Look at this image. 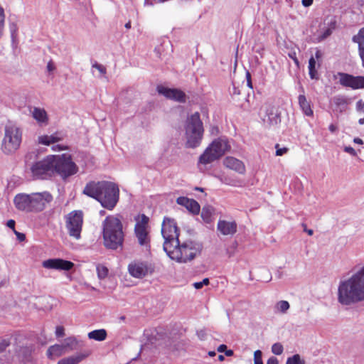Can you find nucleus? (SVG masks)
<instances>
[{
	"label": "nucleus",
	"instance_id": "1",
	"mask_svg": "<svg viewBox=\"0 0 364 364\" xmlns=\"http://www.w3.org/2000/svg\"><path fill=\"white\" fill-rule=\"evenodd\" d=\"M338 299L343 305L364 301V265L348 279L341 282Z\"/></svg>",
	"mask_w": 364,
	"mask_h": 364
},
{
	"label": "nucleus",
	"instance_id": "2",
	"mask_svg": "<svg viewBox=\"0 0 364 364\" xmlns=\"http://www.w3.org/2000/svg\"><path fill=\"white\" fill-rule=\"evenodd\" d=\"M83 193L96 199L108 210L113 209L119 200L117 186L109 181L90 182L85 187Z\"/></svg>",
	"mask_w": 364,
	"mask_h": 364
},
{
	"label": "nucleus",
	"instance_id": "3",
	"mask_svg": "<svg viewBox=\"0 0 364 364\" xmlns=\"http://www.w3.org/2000/svg\"><path fill=\"white\" fill-rule=\"evenodd\" d=\"M104 245L112 250H116L122 245L124 234L120 220L114 215L105 218L102 223Z\"/></svg>",
	"mask_w": 364,
	"mask_h": 364
},
{
	"label": "nucleus",
	"instance_id": "4",
	"mask_svg": "<svg viewBox=\"0 0 364 364\" xmlns=\"http://www.w3.org/2000/svg\"><path fill=\"white\" fill-rule=\"evenodd\" d=\"M23 140V130L17 124L9 122L4 127V135L1 149L4 154H14L21 146Z\"/></svg>",
	"mask_w": 364,
	"mask_h": 364
},
{
	"label": "nucleus",
	"instance_id": "5",
	"mask_svg": "<svg viewBox=\"0 0 364 364\" xmlns=\"http://www.w3.org/2000/svg\"><path fill=\"white\" fill-rule=\"evenodd\" d=\"M203 245L200 242L194 241H186L171 247L166 252L167 255L173 260L178 262H187L193 260L196 256L201 253Z\"/></svg>",
	"mask_w": 364,
	"mask_h": 364
},
{
	"label": "nucleus",
	"instance_id": "6",
	"mask_svg": "<svg viewBox=\"0 0 364 364\" xmlns=\"http://www.w3.org/2000/svg\"><path fill=\"white\" fill-rule=\"evenodd\" d=\"M185 129L186 147H198L201 143L204 132L199 112H196L187 118Z\"/></svg>",
	"mask_w": 364,
	"mask_h": 364
},
{
	"label": "nucleus",
	"instance_id": "7",
	"mask_svg": "<svg viewBox=\"0 0 364 364\" xmlns=\"http://www.w3.org/2000/svg\"><path fill=\"white\" fill-rule=\"evenodd\" d=\"M230 149V146L227 139L218 138L200 156L198 163L204 165L210 164L221 158Z\"/></svg>",
	"mask_w": 364,
	"mask_h": 364
},
{
	"label": "nucleus",
	"instance_id": "8",
	"mask_svg": "<svg viewBox=\"0 0 364 364\" xmlns=\"http://www.w3.org/2000/svg\"><path fill=\"white\" fill-rule=\"evenodd\" d=\"M53 161L54 174L57 173L63 178L75 174L78 171L69 154L54 155Z\"/></svg>",
	"mask_w": 364,
	"mask_h": 364
},
{
	"label": "nucleus",
	"instance_id": "9",
	"mask_svg": "<svg viewBox=\"0 0 364 364\" xmlns=\"http://www.w3.org/2000/svg\"><path fill=\"white\" fill-rule=\"evenodd\" d=\"M54 155H48L43 159L34 163L31 167L35 179H48L54 176Z\"/></svg>",
	"mask_w": 364,
	"mask_h": 364
},
{
	"label": "nucleus",
	"instance_id": "10",
	"mask_svg": "<svg viewBox=\"0 0 364 364\" xmlns=\"http://www.w3.org/2000/svg\"><path fill=\"white\" fill-rule=\"evenodd\" d=\"M161 233L164 238V250L165 252L176 245L178 240V229L176 222L169 218H165L162 223Z\"/></svg>",
	"mask_w": 364,
	"mask_h": 364
},
{
	"label": "nucleus",
	"instance_id": "11",
	"mask_svg": "<svg viewBox=\"0 0 364 364\" xmlns=\"http://www.w3.org/2000/svg\"><path fill=\"white\" fill-rule=\"evenodd\" d=\"M83 223V215L81 211H73L65 218V226L70 237L79 240Z\"/></svg>",
	"mask_w": 364,
	"mask_h": 364
},
{
	"label": "nucleus",
	"instance_id": "12",
	"mask_svg": "<svg viewBox=\"0 0 364 364\" xmlns=\"http://www.w3.org/2000/svg\"><path fill=\"white\" fill-rule=\"evenodd\" d=\"M33 213L44 210L53 201V197L48 191L34 192L30 193Z\"/></svg>",
	"mask_w": 364,
	"mask_h": 364
},
{
	"label": "nucleus",
	"instance_id": "13",
	"mask_svg": "<svg viewBox=\"0 0 364 364\" xmlns=\"http://www.w3.org/2000/svg\"><path fill=\"white\" fill-rule=\"evenodd\" d=\"M63 140V136L58 132L52 134H42L38 136L37 142L38 144L44 146H51L53 151H59L67 149L66 146L55 144Z\"/></svg>",
	"mask_w": 364,
	"mask_h": 364
},
{
	"label": "nucleus",
	"instance_id": "14",
	"mask_svg": "<svg viewBox=\"0 0 364 364\" xmlns=\"http://www.w3.org/2000/svg\"><path fill=\"white\" fill-rule=\"evenodd\" d=\"M13 203L15 208L18 211L26 213H33L30 193L16 194L13 199Z\"/></svg>",
	"mask_w": 364,
	"mask_h": 364
},
{
	"label": "nucleus",
	"instance_id": "15",
	"mask_svg": "<svg viewBox=\"0 0 364 364\" xmlns=\"http://www.w3.org/2000/svg\"><path fill=\"white\" fill-rule=\"evenodd\" d=\"M42 266L48 269L69 271L73 268L74 263L60 258H53L43 261Z\"/></svg>",
	"mask_w": 364,
	"mask_h": 364
},
{
	"label": "nucleus",
	"instance_id": "16",
	"mask_svg": "<svg viewBox=\"0 0 364 364\" xmlns=\"http://www.w3.org/2000/svg\"><path fill=\"white\" fill-rule=\"evenodd\" d=\"M340 83L344 87H348L353 90L364 88V77L353 76L346 73L340 74Z\"/></svg>",
	"mask_w": 364,
	"mask_h": 364
},
{
	"label": "nucleus",
	"instance_id": "17",
	"mask_svg": "<svg viewBox=\"0 0 364 364\" xmlns=\"http://www.w3.org/2000/svg\"><path fill=\"white\" fill-rule=\"evenodd\" d=\"M157 90L159 94L163 95L168 99L174 100L179 102H186V95L181 90L176 88L171 89L163 86H158Z\"/></svg>",
	"mask_w": 364,
	"mask_h": 364
},
{
	"label": "nucleus",
	"instance_id": "18",
	"mask_svg": "<svg viewBox=\"0 0 364 364\" xmlns=\"http://www.w3.org/2000/svg\"><path fill=\"white\" fill-rule=\"evenodd\" d=\"M150 229L142 228L138 224V243L143 247L145 255H151V245H150Z\"/></svg>",
	"mask_w": 364,
	"mask_h": 364
},
{
	"label": "nucleus",
	"instance_id": "19",
	"mask_svg": "<svg viewBox=\"0 0 364 364\" xmlns=\"http://www.w3.org/2000/svg\"><path fill=\"white\" fill-rule=\"evenodd\" d=\"M30 115L40 127H46L49 124V117L45 109L33 107L29 109Z\"/></svg>",
	"mask_w": 364,
	"mask_h": 364
},
{
	"label": "nucleus",
	"instance_id": "20",
	"mask_svg": "<svg viewBox=\"0 0 364 364\" xmlns=\"http://www.w3.org/2000/svg\"><path fill=\"white\" fill-rule=\"evenodd\" d=\"M217 230L223 235H233L237 230V225L235 220H219Z\"/></svg>",
	"mask_w": 364,
	"mask_h": 364
},
{
	"label": "nucleus",
	"instance_id": "21",
	"mask_svg": "<svg viewBox=\"0 0 364 364\" xmlns=\"http://www.w3.org/2000/svg\"><path fill=\"white\" fill-rule=\"evenodd\" d=\"M223 164L228 168L234 170L239 173L242 174L245 172V166L243 162L236 158L228 156L224 159Z\"/></svg>",
	"mask_w": 364,
	"mask_h": 364
},
{
	"label": "nucleus",
	"instance_id": "22",
	"mask_svg": "<svg viewBox=\"0 0 364 364\" xmlns=\"http://www.w3.org/2000/svg\"><path fill=\"white\" fill-rule=\"evenodd\" d=\"M178 205L186 207L191 213L193 214H198L200 212V205L198 203L193 200L186 197H178L176 200Z\"/></svg>",
	"mask_w": 364,
	"mask_h": 364
},
{
	"label": "nucleus",
	"instance_id": "23",
	"mask_svg": "<svg viewBox=\"0 0 364 364\" xmlns=\"http://www.w3.org/2000/svg\"><path fill=\"white\" fill-rule=\"evenodd\" d=\"M322 58V53L319 50H316L315 56H311L309 60V75L311 79L318 80V74L316 69V60H320Z\"/></svg>",
	"mask_w": 364,
	"mask_h": 364
},
{
	"label": "nucleus",
	"instance_id": "24",
	"mask_svg": "<svg viewBox=\"0 0 364 364\" xmlns=\"http://www.w3.org/2000/svg\"><path fill=\"white\" fill-rule=\"evenodd\" d=\"M155 271V265L151 262H141L138 264V278L151 275Z\"/></svg>",
	"mask_w": 364,
	"mask_h": 364
},
{
	"label": "nucleus",
	"instance_id": "25",
	"mask_svg": "<svg viewBox=\"0 0 364 364\" xmlns=\"http://www.w3.org/2000/svg\"><path fill=\"white\" fill-rule=\"evenodd\" d=\"M354 43L358 45V53L364 67V27L361 28L358 34L353 36L352 38Z\"/></svg>",
	"mask_w": 364,
	"mask_h": 364
},
{
	"label": "nucleus",
	"instance_id": "26",
	"mask_svg": "<svg viewBox=\"0 0 364 364\" xmlns=\"http://www.w3.org/2000/svg\"><path fill=\"white\" fill-rule=\"evenodd\" d=\"M67 353L62 344H55L50 346L46 352L47 357L49 359H55Z\"/></svg>",
	"mask_w": 364,
	"mask_h": 364
},
{
	"label": "nucleus",
	"instance_id": "27",
	"mask_svg": "<svg viewBox=\"0 0 364 364\" xmlns=\"http://www.w3.org/2000/svg\"><path fill=\"white\" fill-rule=\"evenodd\" d=\"M332 103L334 105L336 110L342 112L347 109L348 101L346 97L338 95L333 97Z\"/></svg>",
	"mask_w": 364,
	"mask_h": 364
},
{
	"label": "nucleus",
	"instance_id": "28",
	"mask_svg": "<svg viewBox=\"0 0 364 364\" xmlns=\"http://www.w3.org/2000/svg\"><path fill=\"white\" fill-rule=\"evenodd\" d=\"M87 356L85 353H77L60 359L57 364H78Z\"/></svg>",
	"mask_w": 364,
	"mask_h": 364
},
{
	"label": "nucleus",
	"instance_id": "29",
	"mask_svg": "<svg viewBox=\"0 0 364 364\" xmlns=\"http://www.w3.org/2000/svg\"><path fill=\"white\" fill-rule=\"evenodd\" d=\"M299 104L304 112V113L306 116H312L313 115V110L311 109L310 103L307 101L305 95H300L298 97Z\"/></svg>",
	"mask_w": 364,
	"mask_h": 364
},
{
	"label": "nucleus",
	"instance_id": "30",
	"mask_svg": "<svg viewBox=\"0 0 364 364\" xmlns=\"http://www.w3.org/2000/svg\"><path fill=\"white\" fill-rule=\"evenodd\" d=\"M107 331L105 329L94 330L88 333L87 337L89 339L95 340L97 341H103L107 338Z\"/></svg>",
	"mask_w": 364,
	"mask_h": 364
},
{
	"label": "nucleus",
	"instance_id": "31",
	"mask_svg": "<svg viewBox=\"0 0 364 364\" xmlns=\"http://www.w3.org/2000/svg\"><path fill=\"white\" fill-rule=\"evenodd\" d=\"M65 350L68 353L73 350L77 346V341L75 337H68L65 338L62 343Z\"/></svg>",
	"mask_w": 364,
	"mask_h": 364
},
{
	"label": "nucleus",
	"instance_id": "32",
	"mask_svg": "<svg viewBox=\"0 0 364 364\" xmlns=\"http://www.w3.org/2000/svg\"><path fill=\"white\" fill-rule=\"evenodd\" d=\"M96 271L97 277L100 280L105 279L108 276L109 269L103 264H97L96 267Z\"/></svg>",
	"mask_w": 364,
	"mask_h": 364
},
{
	"label": "nucleus",
	"instance_id": "33",
	"mask_svg": "<svg viewBox=\"0 0 364 364\" xmlns=\"http://www.w3.org/2000/svg\"><path fill=\"white\" fill-rule=\"evenodd\" d=\"M356 109L359 115L362 116L358 120V123L360 125L364 124V102L362 100H360L356 103Z\"/></svg>",
	"mask_w": 364,
	"mask_h": 364
},
{
	"label": "nucleus",
	"instance_id": "34",
	"mask_svg": "<svg viewBox=\"0 0 364 364\" xmlns=\"http://www.w3.org/2000/svg\"><path fill=\"white\" fill-rule=\"evenodd\" d=\"M92 68L97 70V72L99 73L97 75L98 77H102L105 76L107 70H106V68L103 65L97 63H95L92 64Z\"/></svg>",
	"mask_w": 364,
	"mask_h": 364
},
{
	"label": "nucleus",
	"instance_id": "35",
	"mask_svg": "<svg viewBox=\"0 0 364 364\" xmlns=\"http://www.w3.org/2000/svg\"><path fill=\"white\" fill-rule=\"evenodd\" d=\"M6 15L4 8L0 5V38L4 34Z\"/></svg>",
	"mask_w": 364,
	"mask_h": 364
},
{
	"label": "nucleus",
	"instance_id": "36",
	"mask_svg": "<svg viewBox=\"0 0 364 364\" xmlns=\"http://www.w3.org/2000/svg\"><path fill=\"white\" fill-rule=\"evenodd\" d=\"M286 364H305V361L301 358L299 354H295L287 358Z\"/></svg>",
	"mask_w": 364,
	"mask_h": 364
},
{
	"label": "nucleus",
	"instance_id": "37",
	"mask_svg": "<svg viewBox=\"0 0 364 364\" xmlns=\"http://www.w3.org/2000/svg\"><path fill=\"white\" fill-rule=\"evenodd\" d=\"M335 28H336V21H331L329 23L328 27L326 28L325 29V31H323V33H322V35L321 36V40H323V39L326 38L327 37H328L329 36H331L333 30H334Z\"/></svg>",
	"mask_w": 364,
	"mask_h": 364
},
{
	"label": "nucleus",
	"instance_id": "38",
	"mask_svg": "<svg viewBox=\"0 0 364 364\" xmlns=\"http://www.w3.org/2000/svg\"><path fill=\"white\" fill-rule=\"evenodd\" d=\"M212 216V211L209 208H203L201 212V217L204 221L209 223Z\"/></svg>",
	"mask_w": 364,
	"mask_h": 364
},
{
	"label": "nucleus",
	"instance_id": "39",
	"mask_svg": "<svg viewBox=\"0 0 364 364\" xmlns=\"http://www.w3.org/2000/svg\"><path fill=\"white\" fill-rule=\"evenodd\" d=\"M277 309L282 313H285L289 309V304L287 301H280L276 305Z\"/></svg>",
	"mask_w": 364,
	"mask_h": 364
},
{
	"label": "nucleus",
	"instance_id": "40",
	"mask_svg": "<svg viewBox=\"0 0 364 364\" xmlns=\"http://www.w3.org/2000/svg\"><path fill=\"white\" fill-rule=\"evenodd\" d=\"M284 348L280 343H276L272 346V352L277 355H279L283 353Z\"/></svg>",
	"mask_w": 364,
	"mask_h": 364
},
{
	"label": "nucleus",
	"instance_id": "41",
	"mask_svg": "<svg viewBox=\"0 0 364 364\" xmlns=\"http://www.w3.org/2000/svg\"><path fill=\"white\" fill-rule=\"evenodd\" d=\"M128 272L130 276L136 278V262H132L128 266Z\"/></svg>",
	"mask_w": 364,
	"mask_h": 364
},
{
	"label": "nucleus",
	"instance_id": "42",
	"mask_svg": "<svg viewBox=\"0 0 364 364\" xmlns=\"http://www.w3.org/2000/svg\"><path fill=\"white\" fill-rule=\"evenodd\" d=\"M18 27L16 22H11L9 23V30L11 32V38L13 39H14L16 37L17 33H18Z\"/></svg>",
	"mask_w": 364,
	"mask_h": 364
},
{
	"label": "nucleus",
	"instance_id": "43",
	"mask_svg": "<svg viewBox=\"0 0 364 364\" xmlns=\"http://www.w3.org/2000/svg\"><path fill=\"white\" fill-rule=\"evenodd\" d=\"M149 219L147 216H146L144 214H142L141 215V220L140 221H138V224L142 228H148L150 229V227L149 226Z\"/></svg>",
	"mask_w": 364,
	"mask_h": 364
},
{
	"label": "nucleus",
	"instance_id": "44",
	"mask_svg": "<svg viewBox=\"0 0 364 364\" xmlns=\"http://www.w3.org/2000/svg\"><path fill=\"white\" fill-rule=\"evenodd\" d=\"M262 351L259 350H257L254 353V363L255 364H263L262 359Z\"/></svg>",
	"mask_w": 364,
	"mask_h": 364
},
{
	"label": "nucleus",
	"instance_id": "45",
	"mask_svg": "<svg viewBox=\"0 0 364 364\" xmlns=\"http://www.w3.org/2000/svg\"><path fill=\"white\" fill-rule=\"evenodd\" d=\"M65 335V329L63 326H58L55 328V336L57 337H62Z\"/></svg>",
	"mask_w": 364,
	"mask_h": 364
},
{
	"label": "nucleus",
	"instance_id": "46",
	"mask_svg": "<svg viewBox=\"0 0 364 364\" xmlns=\"http://www.w3.org/2000/svg\"><path fill=\"white\" fill-rule=\"evenodd\" d=\"M276 148H277V151H276L277 156H282L283 154H286L288 151V149L286 147L279 148V144L276 145Z\"/></svg>",
	"mask_w": 364,
	"mask_h": 364
},
{
	"label": "nucleus",
	"instance_id": "47",
	"mask_svg": "<svg viewBox=\"0 0 364 364\" xmlns=\"http://www.w3.org/2000/svg\"><path fill=\"white\" fill-rule=\"evenodd\" d=\"M46 69H47L48 72L50 73H53L55 70V65L52 60H50L47 63Z\"/></svg>",
	"mask_w": 364,
	"mask_h": 364
},
{
	"label": "nucleus",
	"instance_id": "48",
	"mask_svg": "<svg viewBox=\"0 0 364 364\" xmlns=\"http://www.w3.org/2000/svg\"><path fill=\"white\" fill-rule=\"evenodd\" d=\"M218 178L220 179V181L222 183H223L225 184L230 185V186H233L234 185L232 181L229 179V178H228L227 177H222V176H220V177H218Z\"/></svg>",
	"mask_w": 364,
	"mask_h": 364
},
{
	"label": "nucleus",
	"instance_id": "49",
	"mask_svg": "<svg viewBox=\"0 0 364 364\" xmlns=\"http://www.w3.org/2000/svg\"><path fill=\"white\" fill-rule=\"evenodd\" d=\"M14 233L16 235L17 240L20 242L25 240L26 236L23 233L19 232L16 230H14Z\"/></svg>",
	"mask_w": 364,
	"mask_h": 364
},
{
	"label": "nucleus",
	"instance_id": "50",
	"mask_svg": "<svg viewBox=\"0 0 364 364\" xmlns=\"http://www.w3.org/2000/svg\"><path fill=\"white\" fill-rule=\"evenodd\" d=\"M15 225H16V222L13 219H11V220H9L7 222H6V226L8 228H9L10 229H11L13 230V232H14V230H16L15 229Z\"/></svg>",
	"mask_w": 364,
	"mask_h": 364
},
{
	"label": "nucleus",
	"instance_id": "51",
	"mask_svg": "<svg viewBox=\"0 0 364 364\" xmlns=\"http://www.w3.org/2000/svg\"><path fill=\"white\" fill-rule=\"evenodd\" d=\"M344 151L352 156H356L357 154L355 150L351 146H346Z\"/></svg>",
	"mask_w": 364,
	"mask_h": 364
},
{
	"label": "nucleus",
	"instance_id": "52",
	"mask_svg": "<svg viewBox=\"0 0 364 364\" xmlns=\"http://www.w3.org/2000/svg\"><path fill=\"white\" fill-rule=\"evenodd\" d=\"M9 345V341L6 340H2L0 341V352L4 350Z\"/></svg>",
	"mask_w": 364,
	"mask_h": 364
},
{
	"label": "nucleus",
	"instance_id": "53",
	"mask_svg": "<svg viewBox=\"0 0 364 364\" xmlns=\"http://www.w3.org/2000/svg\"><path fill=\"white\" fill-rule=\"evenodd\" d=\"M246 79H247V86L250 87V88H252V80H251V75L249 71H247L246 73Z\"/></svg>",
	"mask_w": 364,
	"mask_h": 364
},
{
	"label": "nucleus",
	"instance_id": "54",
	"mask_svg": "<svg viewBox=\"0 0 364 364\" xmlns=\"http://www.w3.org/2000/svg\"><path fill=\"white\" fill-rule=\"evenodd\" d=\"M289 56L294 60V63L299 66V61L298 58H296V53H289Z\"/></svg>",
	"mask_w": 364,
	"mask_h": 364
},
{
	"label": "nucleus",
	"instance_id": "55",
	"mask_svg": "<svg viewBox=\"0 0 364 364\" xmlns=\"http://www.w3.org/2000/svg\"><path fill=\"white\" fill-rule=\"evenodd\" d=\"M267 364H279V362L277 358L271 357L267 360Z\"/></svg>",
	"mask_w": 364,
	"mask_h": 364
},
{
	"label": "nucleus",
	"instance_id": "56",
	"mask_svg": "<svg viewBox=\"0 0 364 364\" xmlns=\"http://www.w3.org/2000/svg\"><path fill=\"white\" fill-rule=\"evenodd\" d=\"M314 0H301L302 5L305 7H309L312 5Z\"/></svg>",
	"mask_w": 364,
	"mask_h": 364
},
{
	"label": "nucleus",
	"instance_id": "57",
	"mask_svg": "<svg viewBox=\"0 0 364 364\" xmlns=\"http://www.w3.org/2000/svg\"><path fill=\"white\" fill-rule=\"evenodd\" d=\"M227 350V346L225 345V344H221L218 347V349L217 350L218 352H225V350Z\"/></svg>",
	"mask_w": 364,
	"mask_h": 364
},
{
	"label": "nucleus",
	"instance_id": "58",
	"mask_svg": "<svg viewBox=\"0 0 364 364\" xmlns=\"http://www.w3.org/2000/svg\"><path fill=\"white\" fill-rule=\"evenodd\" d=\"M302 226L304 227V230L307 232L309 235H312L314 234V231L311 229L308 230L306 228V224H302Z\"/></svg>",
	"mask_w": 364,
	"mask_h": 364
},
{
	"label": "nucleus",
	"instance_id": "59",
	"mask_svg": "<svg viewBox=\"0 0 364 364\" xmlns=\"http://www.w3.org/2000/svg\"><path fill=\"white\" fill-rule=\"evenodd\" d=\"M193 287L196 289H200L201 288H203V285H202V283L200 282H195L193 283Z\"/></svg>",
	"mask_w": 364,
	"mask_h": 364
},
{
	"label": "nucleus",
	"instance_id": "60",
	"mask_svg": "<svg viewBox=\"0 0 364 364\" xmlns=\"http://www.w3.org/2000/svg\"><path fill=\"white\" fill-rule=\"evenodd\" d=\"M225 354L226 356L230 357L234 355V352L232 350H226Z\"/></svg>",
	"mask_w": 364,
	"mask_h": 364
},
{
	"label": "nucleus",
	"instance_id": "61",
	"mask_svg": "<svg viewBox=\"0 0 364 364\" xmlns=\"http://www.w3.org/2000/svg\"><path fill=\"white\" fill-rule=\"evenodd\" d=\"M353 141L355 143V144H363V141L358 138V137H356L353 139Z\"/></svg>",
	"mask_w": 364,
	"mask_h": 364
},
{
	"label": "nucleus",
	"instance_id": "62",
	"mask_svg": "<svg viewBox=\"0 0 364 364\" xmlns=\"http://www.w3.org/2000/svg\"><path fill=\"white\" fill-rule=\"evenodd\" d=\"M328 129H329L330 132H334L336 130L337 127L336 125L331 124L329 125Z\"/></svg>",
	"mask_w": 364,
	"mask_h": 364
},
{
	"label": "nucleus",
	"instance_id": "63",
	"mask_svg": "<svg viewBox=\"0 0 364 364\" xmlns=\"http://www.w3.org/2000/svg\"><path fill=\"white\" fill-rule=\"evenodd\" d=\"M200 282L202 283V285L204 286V285H208L210 283V281H209L208 278H205Z\"/></svg>",
	"mask_w": 364,
	"mask_h": 364
},
{
	"label": "nucleus",
	"instance_id": "64",
	"mask_svg": "<svg viewBox=\"0 0 364 364\" xmlns=\"http://www.w3.org/2000/svg\"><path fill=\"white\" fill-rule=\"evenodd\" d=\"M211 133L212 134H218V128L217 127H213L211 129Z\"/></svg>",
	"mask_w": 364,
	"mask_h": 364
}]
</instances>
